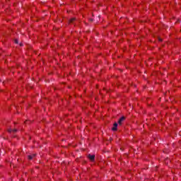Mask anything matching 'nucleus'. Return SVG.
I'll return each mask as SVG.
<instances>
[{
    "label": "nucleus",
    "instance_id": "obj_1",
    "mask_svg": "<svg viewBox=\"0 0 181 181\" xmlns=\"http://www.w3.org/2000/svg\"><path fill=\"white\" fill-rule=\"evenodd\" d=\"M125 121V117H122L120 119H119L117 124L119 126L122 125V122H124Z\"/></svg>",
    "mask_w": 181,
    "mask_h": 181
},
{
    "label": "nucleus",
    "instance_id": "obj_2",
    "mask_svg": "<svg viewBox=\"0 0 181 181\" xmlns=\"http://www.w3.org/2000/svg\"><path fill=\"white\" fill-rule=\"evenodd\" d=\"M88 159H90V160H91V162H94V160H95V155H91L89 154L88 156Z\"/></svg>",
    "mask_w": 181,
    "mask_h": 181
},
{
    "label": "nucleus",
    "instance_id": "obj_3",
    "mask_svg": "<svg viewBox=\"0 0 181 181\" xmlns=\"http://www.w3.org/2000/svg\"><path fill=\"white\" fill-rule=\"evenodd\" d=\"M117 128H118V123L115 122L114 124H113V127L112 128V129L113 131H117Z\"/></svg>",
    "mask_w": 181,
    "mask_h": 181
},
{
    "label": "nucleus",
    "instance_id": "obj_4",
    "mask_svg": "<svg viewBox=\"0 0 181 181\" xmlns=\"http://www.w3.org/2000/svg\"><path fill=\"white\" fill-rule=\"evenodd\" d=\"M35 156H36V154L30 155V156H28V159L30 160H32V159H33V158H35Z\"/></svg>",
    "mask_w": 181,
    "mask_h": 181
},
{
    "label": "nucleus",
    "instance_id": "obj_5",
    "mask_svg": "<svg viewBox=\"0 0 181 181\" xmlns=\"http://www.w3.org/2000/svg\"><path fill=\"white\" fill-rule=\"evenodd\" d=\"M8 132L11 133V132H18V129H14L13 130H12L11 129H9L8 130Z\"/></svg>",
    "mask_w": 181,
    "mask_h": 181
},
{
    "label": "nucleus",
    "instance_id": "obj_6",
    "mask_svg": "<svg viewBox=\"0 0 181 181\" xmlns=\"http://www.w3.org/2000/svg\"><path fill=\"white\" fill-rule=\"evenodd\" d=\"M76 18H72L69 20V23H74Z\"/></svg>",
    "mask_w": 181,
    "mask_h": 181
},
{
    "label": "nucleus",
    "instance_id": "obj_7",
    "mask_svg": "<svg viewBox=\"0 0 181 181\" xmlns=\"http://www.w3.org/2000/svg\"><path fill=\"white\" fill-rule=\"evenodd\" d=\"M14 43H16V45H18V43H19V42L18 41V40H14Z\"/></svg>",
    "mask_w": 181,
    "mask_h": 181
},
{
    "label": "nucleus",
    "instance_id": "obj_8",
    "mask_svg": "<svg viewBox=\"0 0 181 181\" xmlns=\"http://www.w3.org/2000/svg\"><path fill=\"white\" fill-rule=\"evenodd\" d=\"M93 18H90V22H93Z\"/></svg>",
    "mask_w": 181,
    "mask_h": 181
},
{
    "label": "nucleus",
    "instance_id": "obj_9",
    "mask_svg": "<svg viewBox=\"0 0 181 181\" xmlns=\"http://www.w3.org/2000/svg\"><path fill=\"white\" fill-rule=\"evenodd\" d=\"M158 40H159V42H162V39H160V38H159Z\"/></svg>",
    "mask_w": 181,
    "mask_h": 181
},
{
    "label": "nucleus",
    "instance_id": "obj_10",
    "mask_svg": "<svg viewBox=\"0 0 181 181\" xmlns=\"http://www.w3.org/2000/svg\"><path fill=\"white\" fill-rule=\"evenodd\" d=\"M20 46H23V44H22V43H20Z\"/></svg>",
    "mask_w": 181,
    "mask_h": 181
}]
</instances>
